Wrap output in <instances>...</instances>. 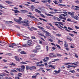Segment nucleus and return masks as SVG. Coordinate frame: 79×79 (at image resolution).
<instances>
[{
    "instance_id": "nucleus-53",
    "label": "nucleus",
    "mask_w": 79,
    "mask_h": 79,
    "mask_svg": "<svg viewBox=\"0 0 79 79\" xmlns=\"http://www.w3.org/2000/svg\"><path fill=\"white\" fill-rule=\"evenodd\" d=\"M2 61H3L5 63H6L7 62V60H6L4 59L2 60Z\"/></svg>"
},
{
    "instance_id": "nucleus-62",
    "label": "nucleus",
    "mask_w": 79,
    "mask_h": 79,
    "mask_svg": "<svg viewBox=\"0 0 79 79\" xmlns=\"http://www.w3.org/2000/svg\"><path fill=\"white\" fill-rule=\"evenodd\" d=\"M41 30H43V32H44V31H45V30H44V28L42 27H41Z\"/></svg>"
},
{
    "instance_id": "nucleus-47",
    "label": "nucleus",
    "mask_w": 79,
    "mask_h": 79,
    "mask_svg": "<svg viewBox=\"0 0 79 79\" xmlns=\"http://www.w3.org/2000/svg\"><path fill=\"white\" fill-rule=\"evenodd\" d=\"M10 66H16V64H13V63H12V64H10Z\"/></svg>"
},
{
    "instance_id": "nucleus-25",
    "label": "nucleus",
    "mask_w": 79,
    "mask_h": 79,
    "mask_svg": "<svg viewBox=\"0 0 79 79\" xmlns=\"http://www.w3.org/2000/svg\"><path fill=\"white\" fill-rule=\"evenodd\" d=\"M30 68V66H27L26 67V70H28V69H29V68Z\"/></svg>"
},
{
    "instance_id": "nucleus-38",
    "label": "nucleus",
    "mask_w": 79,
    "mask_h": 79,
    "mask_svg": "<svg viewBox=\"0 0 79 79\" xmlns=\"http://www.w3.org/2000/svg\"><path fill=\"white\" fill-rule=\"evenodd\" d=\"M63 13H64V14H65V15H67V16H68V12H63Z\"/></svg>"
},
{
    "instance_id": "nucleus-34",
    "label": "nucleus",
    "mask_w": 79,
    "mask_h": 79,
    "mask_svg": "<svg viewBox=\"0 0 79 79\" xmlns=\"http://www.w3.org/2000/svg\"><path fill=\"white\" fill-rule=\"evenodd\" d=\"M56 46L57 47H58V48H59V49L60 50H61V47L60 46V45H58V44H56Z\"/></svg>"
},
{
    "instance_id": "nucleus-24",
    "label": "nucleus",
    "mask_w": 79,
    "mask_h": 79,
    "mask_svg": "<svg viewBox=\"0 0 79 79\" xmlns=\"http://www.w3.org/2000/svg\"><path fill=\"white\" fill-rule=\"evenodd\" d=\"M16 69L17 70V71H18L19 72H21V69L20 70V68H19Z\"/></svg>"
},
{
    "instance_id": "nucleus-43",
    "label": "nucleus",
    "mask_w": 79,
    "mask_h": 79,
    "mask_svg": "<svg viewBox=\"0 0 79 79\" xmlns=\"http://www.w3.org/2000/svg\"><path fill=\"white\" fill-rule=\"evenodd\" d=\"M67 21H71V19L68 18L67 19Z\"/></svg>"
},
{
    "instance_id": "nucleus-39",
    "label": "nucleus",
    "mask_w": 79,
    "mask_h": 79,
    "mask_svg": "<svg viewBox=\"0 0 79 79\" xmlns=\"http://www.w3.org/2000/svg\"><path fill=\"white\" fill-rule=\"evenodd\" d=\"M53 2L55 3V4H56V5H58V3H57V1H53Z\"/></svg>"
},
{
    "instance_id": "nucleus-20",
    "label": "nucleus",
    "mask_w": 79,
    "mask_h": 79,
    "mask_svg": "<svg viewBox=\"0 0 79 79\" xmlns=\"http://www.w3.org/2000/svg\"><path fill=\"white\" fill-rule=\"evenodd\" d=\"M69 72L72 73H75V71L74 70H71L69 71Z\"/></svg>"
},
{
    "instance_id": "nucleus-15",
    "label": "nucleus",
    "mask_w": 79,
    "mask_h": 79,
    "mask_svg": "<svg viewBox=\"0 0 79 79\" xmlns=\"http://www.w3.org/2000/svg\"><path fill=\"white\" fill-rule=\"evenodd\" d=\"M35 11L36 12H37V13H41V12H40V11L37 9H35Z\"/></svg>"
},
{
    "instance_id": "nucleus-48",
    "label": "nucleus",
    "mask_w": 79,
    "mask_h": 79,
    "mask_svg": "<svg viewBox=\"0 0 79 79\" xmlns=\"http://www.w3.org/2000/svg\"><path fill=\"white\" fill-rule=\"evenodd\" d=\"M31 8H32V9H35V7L34 6H31Z\"/></svg>"
},
{
    "instance_id": "nucleus-17",
    "label": "nucleus",
    "mask_w": 79,
    "mask_h": 79,
    "mask_svg": "<svg viewBox=\"0 0 79 79\" xmlns=\"http://www.w3.org/2000/svg\"><path fill=\"white\" fill-rule=\"evenodd\" d=\"M75 7H76V8L74 9L75 10H79V7L77 6H75Z\"/></svg>"
},
{
    "instance_id": "nucleus-36",
    "label": "nucleus",
    "mask_w": 79,
    "mask_h": 79,
    "mask_svg": "<svg viewBox=\"0 0 79 79\" xmlns=\"http://www.w3.org/2000/svg\"><path fill=\"white\" fill-rule=\"evenodd\" d=\"M59 18H60L61 19H63V17L62 15H60Z\"/></svg>"
},
{
    "instance_id": "nucleus-35",
    "label": "nucleus",
    "mask_w": 79,
    "mask_h": 79,
    "mask_svg": "<svg viewBox=\"0 0 79 79\" xmlns=\"http://www.w3.org/2000/svg\"><path fill=\"white\" fill-rule=\"evenodd\" d=\"M2 8H4L5 9H6V8L4 7H3V6H2V5H0V8H1V9H2Z\"/></svg>"
},
{
    "instance_id": "nucleus-18",
    "label": "nucleus",
    "mask_w": 79,
    "mask_h": 79,
    "mask_svg": "<svg viewBox=\"0 0 79 79\" xmlns=\"http://www.w3.org/2000/svg\"><path fill=\"white\" fill-rule=\"evenodd\" d=\"M27 16H28V17H30V18H35V17H34V16L32 15H27Z\"/></svg>"
},
{
    "instance_id": "nucleus-5",
    "label": "nucleus",
    "mask_w": 79,
    "mask_h": 79,
    "mask_svg": "<svg viewBox=\"0 0 79 79\" xmlns=\"http://www.w3.org/2000/svg\"><path fill=\"white\" fill-rule=\"evenodd\" d=\"M32 43V41L31 40H28L27 42V44L28 45H29V46H31V45L32 44V43Z\"/></svg>"
},
{
    "instance_id": "nucleus-45",
    "label": "nucleus",
    "mask_w": 79,
    "mask_h": 79,
    "mask_svg": "<svg viewBox=\"0 0 79 79\" xmlns=\"http://www.w3.org/2000/svg\"><path fill=\"white\" fill-rule=\"evenodd\" d=\"M48 40L49 41H50V42H53V40H52V39H48Z\"/></svg>"
},
{
    "instance_id": "nucleus-42",
    "label": "nucleus",
    "mask_w": 79,
    "mask_h": 79,
    "mask_svg": "<svg viewBox=\"0 0 79 79\" xmlns=\"http://www.w3.org/2000/svg\"><path fill=\"white\" fill-rule=\"evenodd\" d=\"M0 79H5L3 77H2V78L1 77ZM5 79H9V78H8V77H5Z\"/></svg>"
},
{
    "instance_id": "nucleus-33",
    "label": "nucleus",
    "mask_w": 79,
    "mask_h": 79,
    "mask_svg": "<svg viewBox=\"0 0 79 79\" xmlns=\"http://www.w3.org/2000/svg\"><path fill=\"white\" fill-rule=\"evenodd\" d=\"M40 15L42 16V17L44 18H45V17L44 15L41 14H40Z\"/></svg>"
},
{
    "instance_id": "nucleus-31",
    "label": "nucleus",
    "mask_w": 79,
    "mask_h": 79,
    "mask_svg": "<svg viewBox=\"0 0 79 79\" xmlns=\"http://www.w3.org/2000/svg\"><path fill=\"white\" fill-rule=\"evenodd\" d=\"M21 64H27V63L24 62H20Z\"/></svg>"
},
{
    "instance_id": "nucleus-37",
    "label": "nucleus",
    "mask_w": 79,
    "mask_h": 79,
    "mask_svg": "<svg viewBox=\"0 0 79 79\" xmlns=\"http://www.w3.org/2000/svg\"><path fill=\"white\" fill-rule=\"evenodd\" d=\"M47 24H48L50 26H52V27H54V26H52V23H48Z\"/></svg>"
},
{
    "instance_id": "nucleus-21",
    "label": "nucleus",
    "mask_w": 79,
    "mask_h": 79,
    "mask_svg": "<svg viewBox=\"0 0 79 79\" xmlns=\"http://www.w3.org/2000/svg\"><path fill=\"white\" fill-rule=\"evenodd\" d=\"M58 5L59 6H65V7H66V6H67L66 5L62 4H59Z\"/></svg>"
},
{
    "instance_id": "nucleus-28",
    "label": "nucleus",
    "mask_w": 79,
    "mask_h": 79,
    "mask_svg": "<svg viewBox=\"0 0 79 79\" xmlns=\"http://www.w3.org/2000/svg\"><path fill=\"white\" fill-rule=\"evenodd\" d=\"M56 23H58V24H60L62 25V26H63V22H56Z\"/></svg>"
},
{
    "instance_id": "nucleus-12",
    "label": "nucleus",
    "mask_w": 79,
    "mask_h": 79,
    "mask_svg": "<svg viewBox=\"0 0 79 79\" xmlns=\"http://www.w3.org/2000/svg\"><path fill=\"white\" fill-rule=\"evenodd\" d=\"M64 47H68V43H67V42H66V41H64Z\"/></svg>"
},
{
    "instance_id": "nucleus-13",
    "label": "nucleus",
    "mask_w": 79,
    "mask_h": 79,
    "mask_svg": "<svg viewBox=\"0 0 79 79\" xmlns=\"http://www.w3.org/2000/svg\"><path fill=\"white\" fill-rule=\"evenodd\" d=\"M48 67H50L51 68H52V69H55V67L52 65L51 64H49L48 65Z\"/></svg>"
},
{
    "instance_id": "nucleus-41",
    "label": "nucleus",
    "mask_w": 79,
    "mask_h": 79,
    "mask_svg": "<svg viewBox=\"0 0 79 79\" xmlns=\"http://www.w3.org/2000/svg\"><path fill=\"white\" fill-rule=\"evenodd\" d=\"M57 56H62V55L61 54H56Z\"/></svg>"
},
{
    "instance_id": "nucleus-26",
    "label": "nucleus",
    "mask_w": 79,
    "mask_h": 79,
    "mask_svg": "<svg viewBox=\"0 0 79 79\" xmlns=\"http://www.w3.org/2000/svg\"><path fill=\"white\" fill-rule=\"evenodd\" d=\"M56 36H57V37H61V34H56Z\"/></svg>"
},
{
    "instance_id": "nucleus-44",
    "label": "nucleus",
    "mask_w": 79,
    "mask_h": 79,
    "mask_svg": "<svg viewBox=\"0 0 79 79\" xmlns=\"http://www.w3.org/2000/svg\"><path fill=\"white\" fill-rule=\"evenodd\" d=\"M46 49L47 50V51L48 52V46L46 47Z\"/></svg>"
},
{
    "instance_id": "nucleus-52",
    "label": "nucleus",
    "mask_w": 79,
    "mask_h": 79,
    "mask_svg": "<svg viewBox=\"0 0 79 79\" xmlns=\"http://www.w3.org/2000/svg\"><path fill=\"white\" fill-rule=\"evenodd\" d=\"M33 52H34V53H36V52H37V51L36 49H35L33 50Z\"/></svg>"
},
{
    "instance_id": "nucleus-60",
    "label": "nucleus",
    "mask_w": 79,
    "mask_h": 79,
    "mask_svg": "<svg viewBox=\"0 0 79 79\" xmlns=\"http://www.w3.org/2000/svg\"><path fill=\"white\" fill-rule=\"evenodd\" d=\"M57 19L58 21H61V19H60V18H57Z\"/></svg>"
},
{
    "instance_id": "nucleus-9",
    "label": "nucleus",
    "mask_w": 79,
    "mask_h": 79,
    "mask_svg": "<svg viewBox=\"0 0 79 79\" xmlns=\"http://www.w3.org/2000/svg\"><path fill=\"white\" fill-rule=\"evenodd\" d=\"M20 11L22 13H26L27 12H28L26 10H21Z\"/></svg>"
},
{
    "instance_id": "nucleus-40",
    "label": "nucleus",
    "mask_w": 79,
    "mask_h": 79,
    "mask_svg": "<svg viewBox=\"0 0 79 79\" xmlns=\"http://www.w3.org/2000/svg\"><path fill=\"white\" fill-rule=\"evenodd\" d=\"M21 75H22V74L21 73H19L18 74V76H19L20 77H21Z\"/></svg>"
},
{
    "instance_id": "nucleus-27",
    "label": "nucleus",
    "mask_w": 79,
    "mask_h": 79,
    "mask_svg": "<svg viewBox=\"0 0 79 79\" xmlns=\"http://www.w3.org/2000/svg\"><path fill=\"white\" fill-rule=\"evenodd\" d=\"M27 45H27V44H26L23 45L22 47H27Z\"/></svg>"
},
{
    "instance_id": "nucleus-19",
    "label": "nucleus",
    "mask_w": 79,
    "mask_h": 79,
    "mask_svg": "<svg viewBox=\"0 0 79 79\" xmlns=\"http://www.w3.org/2000/svg\"><path fill=\"white\" fill-rule=\"evenodd\" d=\"M74 55H75V56L76 58H78V56L77 55V53H76L75 52L74 53Z\"/></svg>"
},
{
    "instance_id": "nucleus-22",
    "label": "nucleus",
    "mask_w": 79,
    "mask_h": 79,
    "mask_svg": "<svg viewBox=\"0 0 79 79\" xmlns=\"http://www.w3.org/2000/svg\"><path fill=\"white\" fill-rule=\"evenodd\" d=\"M5 2H6V3H8V4H11V3H12V2H11L10 1H6Z\"/></svg>"
},
{
    "instance_id": "nucleus-55",
    "label": "nucleus",
    "mask_w": 79,
    "mask_h": 79,
    "mask_svg": "<svg viewBox=\"0 0 79 79\" xmlns=\"http://www.w3.org/2000/svg\"><path fill=\"white\" fill-rule=\"evenodd\" d=\"M32 69L33 68V69H36L37 68L35 66H32Z\"/></svg>"
},
{
    "instance_id": "nucleus-57",
    "label": "nucleus",
    "mask_w": 79,
    "mask_h": 79,
    "mask_svg": "<svg viewBox=\"0 0 79 79\" xmlns=\"http://www.w3.org/2000/svg\"><path fill=\"white\" fill-rule=\"evenodd\" d=\"M0 76H5V74H3V73H2V74H1V75H0Z\"/></svg>"
},
{
    "instance_id": "nucleus-51",
    "label": "nucleus",
    "mask_w": 79,
    "mask_h": 79,
    "mask_svg": "<svg viewBox=\"0 0 79 79\" xmlns=\"http://www.w3.org/2000/svg\"><path fill=\"white\" fill-rule=\"evenodd\" d=\"M12 45H13V46H17V45H16V44L13 43Z\"/></svg>"
},
{
    "instance_id": "nucleus-4",
    "label": "nucleus",
    "mask_w": 79,
    "mask_h": 79,
    "mask_svg": "<svg viewBox=\"0 0 79 79\" xmlns=\"http://www.w3.org/2000/svg\"><path fill=\"white\" fill-rule=\"evenodd\" d=\"M49 56H50V57H56V54L53 53H50L49 55Z\"/></svg>"
},
{
    "instance_id": "nucleus-54",
    "label": "nucleus",
    "mask_w": 79,
    "mask_h": 79,
    "mask_svg": "<svg viewBox=\"0 0 79 79\" xmlns=\"http://www.w3.org/2000/svg\"><path fill=\"white\" fill-rule=\"evenodd\" d=\"M42 2L43 3H47V1H42Z\"/></svg>"
},
{
    "instance_id": "nucleus-11",
    "label": "nucleus",
    "mask_w": 79,
    "mask_h": 79,
    "mask_svg": "<svg viewBox=\"0 0 79 79\" xmlns=\"http://www.w3.org/2000/svg\"><path fill=\"white\" fill-rule=\"evenodd\" d=\"M71 15V17H72V16H74V12H73L71 13V12H68V15Z\"/></svg>"
},
{
    "instance_id": "nucleus-14",
    "label": "nucleus",
    "mask_w": 79,
    "mask_h": 79,
    "mask_svg": "<svg viewBox=\"0 0 79 79\" xmlns=\"http://www.w3.org/2000/svg\"><path fill=\"white\" fill-rule=\"evenodd\" d=\"M40 48V45H38L36 46V50H39Z\"/></svg>"
},
{
    "instance_id": "nucleus-29",
    "label": "nucleus",
    "mask_w": 79,
    "mask_h": 79,
    "mask_svg": "<svg viewBox=\"0 0 79 79\" xmlns=\"http://www.w3.org/2000/svg\"><path fill=\"white\" fill-rule=\"evenodd\" d=\"M21 54H26V52L24 51H22L20 52Z\"/></svg>"
},
{
    "instance_id": "nucleus-23",
    "label": "nucleus",
    "mask_w": 79,
    "mask_h": 79,
    "mask_svg": "<svg viewBox=\"0 0 79 79\" xmlns=\"http://www.w3.org/2000/svg\"><path fill=\"white\" fill-rule=\"evenodd\" d=\"M11 71L12 73H17V71L15 69L11 70Z\"/></svg>"
},
{
    "instance_id": "nucleus-16",
    "label": "nucleus",
    "mask_w": 79,
    "mask_h": 79,
    "mask_svg": "<svg viewBox=\"0 0 79 79\" xmlns=\"http://www.w3.org/2000/svg\"><path fill=\"white\" fill-rule=\"evenodd\" d=\"M67 39H68L69 40H70V41H73V40H72V39H71V38L69 36H67Z\"/></svg>"
},
{
    "instance_id": "nucleus-6",
    "label": "nucleus",
    "mask_w": 79,
    "mask_h": 79,
    "mask_svg": "<svg viewBox=\"0 0 79 79\" xmlns=\"http://www.w3.org/2000/svg\"><path fill=\"white\" fill-rule=\"evenodd\" d=\"M72 17L76 20H78V19L79 18V17H78L77 16H76L74 15H72Z\"/></svg>"
},
{
    "instance_id": "nucleus-49",
    "label": "nucleus",
    "mask_w": 79,
    "mask_h": 79,
    "mask_svg": "<svg viewBox=\"0 0 79 79\" xmlns=\"http://www.w3.org/2000/svg\"><path fill=\"white\" fill-rule=\"evenodd\" d=\"M31 39H35V37L34 36H32L31 37Z\"/></svg>"
},
{
    "instance_id": "nucleus-58",
    "label": "nucleus",
    "mask_w": 79,
    "mask_h": 79,
    "mask_svg": "<svg viewBox=\"0 0 79 79\" xmlns=\"http://www.w3.org/2000/svg\"><path fill=\"white\" fill-rule=\"evenodd\" d=\"M75 28H76V29H79V27L76 26H75Z\"/></svg>"
},
{
    "instance_id": "nucleus-46",
    "label": "nucleus",
    "mask_w": 79,
    "mask_h": 79,
    "mask_svg": "<svg viewBox=\"0 0 79 79\" xmlns=\"http://www.w3.org/2000/svg\"><path fill=\"white\" fill-rule=\"evenodd\" d=\"M69 35H71V36H72V37H73V36H74V35L73 34H71V33H69Z\"/></svg>"
},
{
    "instance_id": "nucleus-3",
    "label": "nucleus",
    "mask_w": 79,
    "mask_h": 79,
    "mask_svg": "<svg viewBox=\"0 0 79 79\" xmlns=\"http://www.w3.org/2000/svg\"><path fill=\"white\" fill-rule=\"evenodd\" d=\"M44 32L45 33H46V35L47 37L51 36V34H50V33L48 32V31L44 30Z\"/></svg>"
},
{
    "instance_id": "nucleus-7",
    "label": "nucleus",
    "mask_w": 79,
    "mask_h": 79,
    "mask_svg": "<svg viewBox=\"0 0 79 79\" xmlns=\"http://www.w3.org/2000/svg\"><path fill=\"white\" fill-rule=\"evenodd\" d=\"M21 71L23 72L24 71V69H25V66L24 65L21 66Z\"/></svg>"
},
{
    "instance_id": "nucleus-2",
    "label": "nucleus",
    "mask_w": 79,
    "mask_h": 79,
    "mask_svg": "<svg viewBox=\"0 0 79 79\" xmlns=\"http://www.w3.org/2000/svg\"><path fill=\"white\" fill-rule=\"evenodd\" d=\"M45 15H47V16H53V17L52 18V19H53L54 20H55L57 18V17H55V16H53V15H52L50 14L45 13Z\"/></svg>"
},
{
    "instance_id": "nucleus-59",
    "label": "nucleus",
    "mask_w": 79,
    "mask_h": 79,
    "mask_svg": "<svg viewBox=\"0 0 79 79\" xmlns=\"http://www.w3.org/2000/svg\"><path fill=\"white\" fill-rule=\"evenodd\" d=\"M43 61H44V62H46V61H47V60H45V58L43 59Z\"/></svg>"
},
{
    "instance_id": "nucleus-63",
    "label": "nucleus",
    "mask_w": 79,
    "mask_h": 79,
    "mask_svg": "<svg viewBox=\"0 0 79 79\" xmlns=\"http://www.w3.org/2000/svg\"><path fill=\"white\" fill-rule=\"evenodd\" d=\"M38 9H39V10H42V7H38Z\"/></svg>"
},
{
    "instance_id": "nucleus-1",
    "label": "nucleus",
    "mask_w": 79,
    "mask_h": 79,
    "mask_svg": "<svg viewBox=\"0 0 79 79\" xmlns=\"http://www.w3.org/2000/svg\"><path fill=\"white\" fill-rule=\"evenodd\" d=\"M22 20V18H19V19L18 20L16 19H14V21H16L19 24H21V23H23V26H27V27H29V21L27 20H25L24 21H22L21 22V21Z\"/></svg>"
},
{
    "instance_id": "nucleus-8",
    "label": "nucleus",
    "mask_w": 79,
    "mask_h": 79,
    "mask_svg": "<svg viewBox=\"0 0 79 79\" xmlns=\"http://www.w3.org/2000/svg\"><path fill=\"white\" fill-rule=\"evenodd\" d=\"M0 43L1 44L0 45H1V46H2V47H5V46L4 45L5 44H6L4 41H0Z\"/></svg>"
},
{
    "instance_id": "nucleus-56",
    "label": "nucleus",
    "mask_w": 79,
    "mask_h": 79,
    "mask_svg": "<svg viewBox=\"0 0 79 79\" xmlns=\"http://www.w3.org/2000/svg\"><path fill=\"white\" fill-rule=\"evenodd\" d=\"M9 47H11L12 48H14V47L12 45H10L9 46Z\"/></svg>"
},
{
    "instance_id": "nucleus-32",
    "label": "nucleus",
    "mask_w": 79,
    "mask_h": 79,
    "mask_svg": "<svg viewBox=\"0 0 79 79\" xmlns=\"http://www.w3.org/2000/svg\"><path fill=\"white\" fill-rule=\"evenodd\" d=\"M14 11H15V13H19V11L18 10H14Z\"/></svg>"
},
{
    "instance_id": "nucleus-10",
    "label": "nucleus",
    "mask_w": 79,
    "mask_h": 79,
    "mask_svg": "<svg viewBox=\"0 0 79 79\" xmlns=\"http://www.w3.org/2000/svg\"><path fill=\"white\" fill-rule=\"evenodd\" d=\"M15 60H16L17 61H19V62L20 61V60H19V58L18 57V56H15Z\"/></svg>"
},
{
    "instance_id": "nucleus-61",
    "label": "nucleus",
    "mask_w": 79,
    "mask_h": 79,
    "mask_svg": "<svg viewBox=\"0 0 79 79\" xmlns=\"http://www.w3.org/2000/svg\"><path fill=\"white\" fill-rule=\"evenodd\" d=\"M60 60V59H54V61H58V60Z\"/></svg>"
},
{
    "instance_id": "nucleus-64",
    "label": "nucleus",
    "mask_w": 79,
    "mask_h": 79,
    "mask_svg": "<svg viewBox=\"0 0 79 79\" xmlns=\"http://www.w3.org/2000/svg\"><path fill=\"white\" fill-rule=\"evenodd\" d=\"M45 59H46V60H49V57H45Z\"/></svg>"
},
{
    "instance_id": "nucleus-50",
    "label": "nucleus",
    "mask_w": 79,
    "mask_h": 79,
    "mask_svg": "<svg viewBox=\"0 0 79 79\" xmlns=\"http://www.w3.org/2000/svg\"><path fill=\"white\" fill-rule=\"evenodd\" d=\"M60 42H62V43H63V42L62 41H60V40H58V44H60Z\"/></svg>"
},
{
    "instance_id": "nucleus-30",
    "label": "nucleus",
    "mask_w": 79,
    "mask_h": 79,
    "mask_svg": "<svg viewBox=\"0 0 79 79\" xmlns=\"http://www.w3.org/2000/svg\"><path fill=\"white\" fill-rule=\"evenodd\" d=\"M31 28L32 29H33L34 30H37V28H34L33 27H31Z\"/></svg>"
}]
</instances>
